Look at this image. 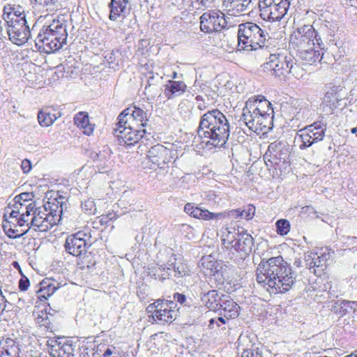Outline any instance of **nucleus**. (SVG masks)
<instances>
[{
	"mask_svg": "<svg viewBox=\"0 0 357 357\" xmlns=\"http://www.w3.org/2000/svg\"><path fill=\"white\" fill-rule=\"evenodd\" d=\"M91 237L89 234L82 231L69 236L64 245L66 251L75 257L82 256L91 245V242H89Z\"/></svg>",
	"mask_w": 357,
	"mask_h": 357,
	"instance_id": "nucleus-11",
	"label": "nucleus"
},
{
	"mask_svg": "<svg viewBox=\"0 0 357 357\" xmlns=\"http://www.w3.org/2000/svg\"><path fill=\"white\" fill-rule=\"evenodd\" d=\"M296 274L281 256L263 259L257 268L258 283L268 285L273 293H285L295 283Z\"/></svg>",
	"mask_w": 357,
	"mask_h": 357,
	"instance_id": "nucleus-1",
	"label": "nucleus"
},
{
	"mask_svg": "<svg viewBox=\"0 0 357 357\" xmlns=\"http://www.w3.org/2000/svg\"><path fill=\"white\" fill-rule=\"evenodd\" d=\"M227 25L225 15L220 10H209L200 17V29L205 33L220 31Z\"/></svg>",
	"mask_w": 357,
	"mask_h": 357,
	"instance_id": "nucleus-10",
	"label": "nucleus"
},
{
	"mask_svg": "<svg viewBox=\"0 0 357 357\" xmlns=\"http://www.w3.org/2000/svg\"><path fill=\"white\" fill-rule=\"evenodd\" d=\"M149 275H152V277L154 278L155 280L158 279L159 280L163 282L166 279H172V277H170V275H167V273L166 271L161 272L159 270V267L158 268H149Z\"/></svg>",
	"mask_w": 357,
	"mask_h": 357,
	"instance_id": "nucleus-43",
	"label": "nucleus"
},
{
	"mask_svg": "<svg viewBox=\"0 0 357 357\" xmlns=\"http://www.w3.org/2000/svg\"><path fill=\"white\" fill-rule=\"evenodd\" d=\"M82 211L88 215H94L96 213V206L94 200L92 199H87L82 203Z\"/></svg>",
	"mask_w": 357,
	"mask_h": 357,
	"instance_id": "nucleus-40",
	"label": "nucleus"
},
{
	"mask_svg": "<svg viewBox=\"0 0 357 357\" xmlns=\"http://www.w3.org/2000/svg\"><path fill=\"white\" fill-rule=\"evenodd\" d=\"M337 27L335 24L326 22L325 24H322L320 27V33L327 32V39L329 43H332L335 45L337 46V43L335 42V33L337 30Z\"/></svg>",
	"mask_w": 357,
	"mask_h": 357,
	"instance_id": "nucleus-36",
	"label": "nucleus"
},
{
	"mask_svg": "<svg viewBox=\"0 0 357 357\" xmlns=\"http://www.w3.org/2000/svg\"><path fill=\"white\" fill-rule=\"evenodd\" d=\"M40 287L38 291L39 294L38 297L41 299L44 298L47 299V297L52 296L56 289L59 288V284L56 283L54 280L46 278L40 283Z\"/></svg>",
	"mask_w": 357,
	"mask_h": 357,
	"instance_id": "nucleus-31",
	"label": "nucleus"
},
{
	"mask_svg": "<svg viewBox=\"0 0 357 357\" xmlns=\"http://www.w3.org/2000/svg\"><path fill=\"white\" fill-rule=\"evenodd\" d=\"M241 357H265L264 349L257 347L253 349H245L242 353Z\"/></svg>",
	"mask_w": 357,
	"mask_h": 357,
	"instance_id": "nucleus-44",
	"label": "nucleus"
},
{
	"mask_svg": "<svg viewBox=\"0 0 357 357\" xmlns=\"http://www.w3.org/2000/svg\"><path fill=\"white\" fill-rule=\"evenodd\" d=\"M330 253L323 252L319 255L317 252H308L305 255L306 266L314 269L315 275H320L321 272L327 267L328 261L331 260Z\"/></svg>",
	"mask_w": 357,
	"mask_h": 357,
	"instance_id": "nucleus-16",
	"label": "nucleus"
},
{
	"mask_svg": "<svg viewBox=\"0 0 357 357\" xmlns=\"http://www.w3.org/2000/svg\"><path fill=\"white\" fill-rule=\"evenodd\" d=\"M3 18L5 22L26 20L24 8L19 5L8 4L4 6Z\"/></svg>",
	"mask_w": 357,
	"mask_h": 357,
	"instance_id": "nucleus-30",
	"label": "nucleus"
},
{
	"mask_svg": "<svg viewBox=\"0 0 357 357\" xmlns=\"http://www.w3.org/2000/svg\"><path fill=\"white\" fill-rule=\"evenodd\" d=\"M34 197L33 192H23L17 195L14 198V201L19 202L20 203H24L25 202L31 201Z\"/></svg>",
	"mask_w": 357,
	"mask_h": 357,
	"instance_id": "nucleus-49",
	"label": "nucleus"
},
{
	"mask_svg": "<svg viewBox=\"0 0 357 357\" xmlns=\"http://www.w3.org/2000/svg\"><path fill=\"white\" fill-rule=\"evenodd\" d=\"M164 87V94L167 99L180 96L187 89V85L183 81L168 80Z\"/></svg>",
	"mask_w": 357,
	"mask_h": 357,
	"instance_id": "nucleus-28",
	"label": "nucleus"
},
{
	"mask_svg": "<svg viewBox=\"0 0 357 357\" xmlns=\"http://www.w3.org/2000/svg\"><path fill=\"white\" fill-rule=\"evenodd\" d=\"M162 300L158 299L155 301L154 303L150 304L148 305L146 310L148 313H151L153 319L154 320L155 314L156 313L157 310L159 309V306Z\"/></svg>",
	"mask_w": 357,
	"mask_h": 357,
	"instance_id": "nucleus-52",
	"label": "nucleus"
},
{
	"mask_svg": "<svg viewBox=\"0 0 357 357\" xmlns=\"http://www.w3.org/2000/svg\"><path fill=\"white\" fill-rule=\"evenodd\" d=\"M7 214H9V218H15V220H17L18 215L20 214V211L13 210L9 205L6 208V213L3 216L4 218L6 217Z\"/></svg>",
	"mask_w": 357,
	"mask_h": 357,
	"instance_id": "nucleus-57",
	"label": "nucleus"
},
{
	"mask_svg": "<svg viewBox=\"0 0 357 357\" xmlns=\"http://www.w3.org/2000/svg\"><path fill=\"white\" fill-rule=\"evenodd\" d=\"M45 29L51 33L54 38H57L62 44H65L67 40L68 33L66 24L63 17L54 20Z\"/></svg>",
	"mask_w": 357,
	"mask_h": 357,
	"instance_id": "nucleus-25",
	"label": "nucleus"
},
{
	"mask_svg": "<svg viewBox=\"0 0 357 357\" xmlns=\"http://www.w3.org/2000/svg\"><path fill=\"white\" fill-rule=\"evenodd\" d=\"M36 2L43 7L45 8L47 10L52 11L54 10V6L58 2V0H35Z\"/></svg>",
	"mask_w": 357,
	"mask_h": 357,
	"instance_id": "nucleus-48",
	"label": "nucleus"
},
{
	"mask_svg": "<svg viewBox=\"0 0 357 357\" xmlns=\"http://www.w3.org/2000/svg\"><path fill=\"white\" fill-rule=\"evenodd\" d=\"M9 39L14 44L21 45L26 43L31 36V30L27 20L6 22Z\"/></svg>",
	"mask_w": 357,
	"mask_h": 357,
	"instance_id": "nucleus-12",
	"label": "nucleus"
},
{
	"mask_svg": "<svg viewBox=\"0 0 357 357\" xmlns=\"http://www.w3.org/2000/svg\"><path fill=\"white\" fill-rule=\"evenodd\" d=\"M271 103L264 96H252L246 102L239 119L251 131L267 132L273 126L274 111Z\"/></svg>",
	"mask_w": 357,
	"mask_h": 357,
	"instance_id": "nucleus-2",
	"label": "nucleus"
},
{
	"mask_svg": "<svg viewBox=\"0 0 357 357\" xmlns=\"http://www.w3.org/2000/svg\"><path fill=\"white\" fill-rule=\"evenodd\" d=\"M118 125L120 128L126 125H131L135 128L143 129L147 125V114L141 108L132 105L124 109L118 117Z\"/></svg>",
	"mask_w": 357,
	"mask_h": 357,
	"instance_id": "nucleus-9",
	"label": "nucleus"
},
{
	"mask_svg": "<svg viewBox=\"0 0 357 357\" xmlns=\"http://www.w3.org/2000/svg\"><path fill=\"white\" fill-rule=\"evenodd\" d=\"M220 304L219 315L224 316L227 319H235L239 315V305L228 295H225Z\"/></svg>",
	"mask_w": 357,
	"mask_h": 357,
	"instance_id": "nucleus-24",
	"label": "nucleus"
},
{
	"mask_svg": "<svg viewBox=\"0 0 357 357\" xmlns=\"http://www.w3.org/2000/svg\"><path fill=\"white\" fill-rule=\"evenodd\" d=\"M48 345V352L52 357H75L73 345L65 338L52 340Z\"/></svg>",
	"mask_w": 357,
	"mask_h": 357,
	"instance_id": "nucleus-17",
	"label": "nucleus"
},
{
	"mask_svg": "<svg viewBox=\"0 0 357 357\" xmlns=\"http://www.w3.org/2000/svg\"><path fill=\"white\" fill-rule=\"evenodd\" d=\"M45 215V213L39 209H36L33 212V216L31 218V226L36 227L40 231H47V227L44 225Z\"/></svg>",
	"mask_w": 357,
	"mask_h": 357,
	"instance_id": "nucleus-34",
	"label": "nucleus"
},
{
	"mask_svg": "<svg viewBox=\"0 0 357 357\" xmlns=\"http://www.w3.org/2000/svg\"><path fill=\"white\" fill-rule=\"evenodd\" d=\"M146 133L144 128H137L131 125H126L122 128L116 123V128L114 129V135L117 137L120 144L132 146L142 139Z\"/></svg>",
	"mask_w": 357,
	"mask_h": 357,
	"instance_id": "nucleus-13",
	"label": "nucleus"
},
{
	"mask_svg": "<svg viewBox=\"0 0 357 357\" xmlns=\"http://www.w3.org/2000/svg\"><path fill=\"white\" fill-rule=\"evenodd\" d=\"M56 119L57 117L55 114H52L47 109L40 110L38 114V123L43 127H48L51 126Z\"/></svg>",
	"mask_w": 357,
	"mask_h": 357,
	"instance_id": "nucleus-35",
	"label": "nucleus"
},
{
	"mask_svg": "<svg viewBox=\"0 0 357 357\" xmlns=\"http://www.w3.org/2000/svg\"><path fill=\"white\" fill-rule=\"evenodd\" d=\"M252 0H224L223 6L231 15L237 16L246 11Z\"/></svg>",
	"mask_w": 357,
	"mask_h": 357,
	"instance_id": "nucleus-29",
	"label": "nucleus"
},
{
	"mask_svg": "<svg viewBox=\"0 0 357 357\" xmlns=\"http://www.w3.org/2000/svg\"><path fill=\"white\" fill-rule=\"evenodd\" d=\"M260 17L267 21L279 22L287 14L289 0H259Z\"/></svg>",
	"mask_w": 357,
	"mask_h": 357,
	"instance_id": "nucleus-8",
	"label": "nucleus"
},
{
	"mask_svg": "<svg viewBox=\"0 0 357 357\" xmlns=\"http://www.w3.org/2000/svg\"><path fill=\"white\" fill-rule=\"evenodd\" d=\"M0 354L5 357H17L19 356L17 350H13V349H11L10 348V351L0 348Z\"/></svg>",
	"mask_w": 357,
	"mask_h": 357,
	"instance_id": "nucleus-55",
	"label": "nucleus"
},
{
	"mask_svg": "<svg viewBox=\"0 0 357 357\" xmlns=\"http://www.w3.org/2000/svg\"><path fill=\"white\" fill-rule=\"evenodd\" d=\"M184 211L191 217L202 220L217 219L221 215V213L210 212L195 203H187L184 206Z\"/></svg>",
	"mask_w": 357,
	"mask_h": 357,
	"instance_id": "nucleus-23",
	"label": "nucleus"
},
{
	"mask_svg": "<svg viewBox=\"0 0 357 357\" xmlns=\"http://www.w3.org/2000/svg\"><path fill=\"white\" fill-rule=\"evenodd\" d=\"M109 7L110 8L109 18L112 21H116L119 17H124L129 13L130 3L129 0H111Z\"/></svg>",
	"mask_w": 357,
	"mask_h": 357,
	"instance_id": "nucleus-26",
	"label": "nucleus"
},
{
	"mask_svg": "<svg viewBox=\"0 0 357 357\" xmlns=\"http://www.w3.org/2000/svg\"><path fill=\"white\" fill-rule=\"evenodd\" d=\"M25 215H22V214L17 218V220H15L16 222V224L22 227L26 225L28 226V230L31 228L30 222H29V219H25Z\"/></svg>",
	"mask_w": 357,
	"mask_h": 357,
	"instance_id": "nucleus-56",
	"label": "nucleus"
},
{
	"mask_svg": "<svg viewBox=\"0 0 357 357\" xmlns=\"http://www.w3.org/2000/svg\"><path fill=\"white\" fill-rule=\"evenodd\" d=\"M6 226L3 227V229L6 233V234L8 235V236L9 238H20L22 237L23 235H24L25 234H26L28 232V229L25 230V231H22L20 234H18L17 233V230L15 229H12V228H9L8 230H6Z\"/></svg>",
	"mask_w": 357,
	"mask_h": 357,
	"instance_id": "nucleus-50",
	"label": "nucleus"
},
{
	"mask_svg": "<svg viewBox=\"0 0 357 357\" xmlns=\"http://www.w3.org/2000/svg\"><path fill=\"white\" fill-rule=\"evenodd\" d=\"M243 213H244V215H243V219H245V220H251L254 215H255V207L252 205V204H249L246 206L245 208H244L243 210Z\"/></svg>",
	"mask_w": 357,
	"mask_h": 357,
	"instance_id": "nucleus-51",
	"label": "nucleus"
},
{
	"mask_svg": "<svg viewBox=\"0 0 357 357\" xmlns=\"http://www.w3.org/2000/svg\"><path fill=\"white\" fill-rule=\"evenodd\" d=\"M21 167L24 173L26 174L31 169V161L28 159H24L22 161Z\"/></svg>",
	"mask_w": 357,
	"mask_h": 357,
	"instance_id": "nucleus-59",
	"label": "nucleus"
},
{
	"mask_svg": "<svg viewBox=\"0 0 357 357\" xmlns=\"http://www.w3.org/2000/svg\"><path fill=\"white\" fill-rule=\"evenodd\" d=\"M261 70L280 80H285L291 74L296 78L302 76V69L296 65L291 55L283 53L271 54L268 61L261 66Z\"/></svg>",
	"mask_w": 357,
	"mask_h": 357,
	"instance_id": "nucleus-4",
	"label": "nucleus"
},
{
	"mask_svg": "<svg viewBox=\"0 0 357 357\" xmlns=\"http://www.w3.org/2000/svg\"><path fill=\"white\" fill-rule=\"evenodd\" d=\"M75 124L84 130V133L90 135L93 133L94 128L89 123V115L86 112H80L74 118Z\"/></svg>",
	"mask_w": 357,
	"mask_h": 357,
	"instance_id": "nucleus-32",
	"label": "nucleus"
},
{
	"mask_svg": "<svg viewBox=\"0 0 357 357\" xmlns=\"http://www.w3.org/2000/svg\"><path fill=\"white\" fill-rule=\"evenodd\" d=\"M196 1L199 3V6L204 8H209L211 6V4L214 1V0H196Z\"/></svg>",
	"mask_w": 357,
	"mask_h": 357,
	"instance_id": "nucleus-62",
	"label": "nucleus"
},
{
	"mask_svg": "<svg viewBox=\"0 0 357 357\" xmlns=\"http://www.w3.org/2000/svg\"><path fill=\"white\" fill-rule=\"evenodd\" d=\"M169 150L161 144L151 146L147 154L150 161L160 168L169 162Z\"/></svg>",
	"mask_w": 357,
	"mask_h": 357,
	"instance_id": "nucleus-20",
	"label": "nucleus"
},
{
	"mask_svg": "<svg viewBox=\"0 0 357 357\" xmlns=\"http://www.w3.org/2000/svg\"><path fill=\"white\" fill-rule=\"evenodd\" d=\"M174 301H176L177 303H180L181 305H185V303L186 301V297L184 294H180V293H175L173 296Z\"/></svg>",
	"mask_w": 357,
	"mask_h": 357,
	"instance_id": "nucleus-60",
	"label": "nucleus"
},
{
	"mask_svg": "<svg viewBox=\"0 0 357 357\" xmlns=\"http://www.w3.org/2000/svg\"><path fill=\"white\" fill-rule=\"evenodd\" d=\"M266 33L257 24L248 22L238 25V50L252 51L259 48L268 47L269 39Z\"/></svg>",
	"mask_w": 357,
	"mask_h": 357,
	"instance_id": "nucleus-5",
	"label": "nucleus"
},
{
	"mask_svg": "<svg viewBox=\"0 0 357 357\" xmlns=\"http://www.w3.org/2000/svg\"><path fill=\"white\" fill-rule=\"evenodd\" d=\"M229 123L225 115L217 109L208 111L200 119L197 135L206 139V144L215 147H223L230 134Z\"/></svg>",
	"mask_w": 357,
	"mask_h": 357,
	"instance_id": "nucleus-3",
	"label": "nucleus"
},
{
	"mask_svg": "<svg viewBox=\"0 0 357 357\" xmlns=\"http://www.w3.org/2000/svg\"><path fill=\"white\" fill-rule=\"evenodd\" d=\"M213 280L216 282L217 287L222 286L225 282L228 283L229 277L227 276V271L225 268L220 267L219 269L215 268L213 273Z\"/></svg>",
	"mask_w": 357,
	"mask_h": 357,
	"instance_id": "nucleus-37",
	"label": "nucleus"
},
{
	"mask_svg": "<svg viewBox=\"0 0 357 357\" xmlns=\"http://www.w3.org/2000/svg\"><path fill=\"white\" fill-rule=\"evenodd\" d=\"M354 302H351L346 300H337L335 301V304L340 307L339 314L342 316L346 314L349 310L353 309L352 304Z\"/></svg>",
	"mask_w": 357,
	"mask_h": 357,
	"instance_id": "nucleus-42",
	"label": "nucleus"
},
{
	"mask_svg": "<svg viewBox=\"0 0 357 357\" xmlns=\"http://www.w3.org/2000/svg\"><path fill=\"white\" fill-rule=\"evenodd\" d=\"M273 156V155L272 154V153L270 152L269 146H268L267 151L264 155V162H265V163L266 164L267 166L270 165L271 167H276L278 165H271V161L273 160V159H272Z\"/></svg>",
	"mask_w": 357,
	"mask_h": 357,
	"instance_id": "nucleus-58",
	"label": "nucleus"
},
{
	"mask_svg": "<svg viewBox=\"0 0 357 357\" xmlns=\"http://www.w3.org/2000/svg\"><path fill=\"white\" fill-rule=\"evenodd\" d=\"M59 220L60 218L59 217H56L52 214H46L44 225H46L47 227V229H49L56 225Z\"/></svg>",
	"mask_w": 357,
	"mask_h": 357,
	"instance_id": "nucleus-47",
	"label": "nucleus"
},
{
	"mask_svg": "<svg viewBox=\"0 0 357 357\" xmlns=\"http://www.w3.org/2000/svg\"><path fill=\"white\" fill-rule=\"evenodd\" d=\"M229 215L235 218L243 219V211L241 208L234 209L229 212Z\"/></svg>",
	"mask_w": 357,
	"mask_h": 357,
	"instance_id": "nucleus-61",
	"label": "nucleus"
},
{
	"mask_svg": "<svg viewBox=\"0 0 357 357\" xmlns=\"http://www.w3.org/2000/svg\"><path fill=\"white\" fill-rule=\"evenodd\" d=\"M13 305L8 302L6 297L0 298V317L5 312L8 313L13 310Z\"/></svg>",
	"mask_w": 357,
	"mask_h": 357,
	"instance_id": "nucleus-46",
	"label": "nucleus"
},
{
	"mask_svg": "<svg viewBox=\"0 0 357 357\" xmlns=\"http://www.w3.org/2000/svg\"><path fill=\"white\" fill-rule=\"evenodd\" d=\"M53 202H56L57 204L55 203L48 202V207L50 208V211L47 214L54 215L56 217H59L63 211V202H59L56 199H55Z\"/></svg>",
	"mask_w": 357,
	"mask_h": 357,
	"instance_id": "nucleus-41",
	"label": "nucleus"
},
{
	"mask_svg": "<svg viewBox=\"0 0 357 357\" xmlns=\"http://www.w3.org/2000/svg\"><path fill=\"white\" fill-rule=\"evenodd\" d=\"M317 34H320L319 32H317L314 28L312 26V25L310 24H303L300 26H298L293 33L291 34V37L297 36L298 38H301L303 36H305V35L307 36H315Z\"/></svg>",
	"mask_w": 357,
	"mask_h": 357,
	"instance_id": "nucleus-33",
	"label": "nucleus"
},
{
	"mask_svg": "<svg viewBox=\"0 0 357 357\" xmlns=\"http://www.w3.org/2000/svg\"><path fill=\"white\" fill-rule=\"evenodd\" d=\"M121 52L119 50H112L104 52V57L107 62L109 64L119 65L120 61Z\"/></svg>",
	"mask_w": 357,
	"mask_h": 357,
	"instance_id": "nucleus-38",
	"label": "nucleus"
},
{
	"mask_svg": "<svg viewBox=\"0 0 357 357\" xmlns=\"http://www.w3.org/2000/svg\"><path fill=\"white\" fill-rule=\"evenodd\" d=\"M316 45L312 47H304L296 50V56L301 60L309 64H313L317 61H321L323 59L324 53L321 54L319 50H316Z\"/></svg>",
	"mask_w": 357,
	"mask_h": 357,
	"instance_id": "nucleus-27",
	"label": "nucleus"
},
{
	"mask_svg": "<svg viewBox=\"0 0 357 357\" xmlns=\"http://www.w3.org/2000/svg\"><path fill=\"white\" fill-rule=\"evenodd\" d=\"M315 213L314 209L311 206H305L301 208V213L302 214H311Z\"/></svg>",
	"mask_w": 357,
	"mask_h": 357,
	"instance_id": "nucleus-63",
	"label": "nucleus"
},
{
	"mask_svg": "<svg viewBox=\"0 0 357 357\" xmlns=\"http://www.w3.org/2000/svg\"><path fill=\"white\" fill-rule=\"evenodd\" d=\"M326 128V123L317 121L300 129L295 137V141L299 143V149L304 150L322 141L325 137Z\"/></svg>",
	"mask_w": 357,
	"mask_h": 357,
	"instance_id": "nucleus-7",
	"label": "nucleus"
},
{
	"mask_svg": "<svg viewBox=\"0 0 357 357\" xmlns=\"http://www.w3.org/2000/svg\"><path fill=\"white\" fill-rule=\"evenodd\" d=\"M177 303L173 301L162 300L154 317V321L158 324L173 322L178 316Z\"/></svg>",
	"mask_w": 357,
	"mask_h": 357,
	"instance_id": "nucleus-15",
	"label": "nucleus"
},
{
	"mask_svg": "<svg viewBox=\"0 0 357 357\" xmlns=\"http://www.w3.org/2000/svg\"><path fill=\"white\" fill-rule=\"evenodd\" d=\"M221 241L226 249L242 260L250 255L254 245V238L250 234L247 232L241 233L235 229H226L222 232Z\"/></svg>",
	"mask_w": 357,
	"mask_h": 357,
	"instance_id": "nucleus-6",
	"label": "nucleus"
},
{
	"mask_svg": "<svg viewBox=\"0 0 357 357\" xmlns=\"http://www.w3.org/2000/svg\"><path fill=\"white\" fill-rule=\"evenodd\" d=\"M29 280L26 276L22 275L19 281V289L23 291H26L29 287Z\"/></svg>",
	"mask_w": 357,
	"mask_h": 357,
	"instance_id": "nucleus-54",
	"label": "nucleus"
},
{
	"mask_svg": "<svg viewBox=\"0 0 357 357\" xmlns=\"http://www.w3.org/2000/svg\"><path fill=\"white\" fill-rule=\"evenodd\" d=\"M225 294L219 292L217 290L212 289L204 291L202 288L200 293V298L202 304H204L210 310L218 312L220 310V304L222 301V298Z\"/></svg>",
	"mask_w": 357,
	"mask_h": 357,
	"instance_id": "nucleus-21",
	"label": "nucleus"
},
{
	"mask_svg": "<svg viewBox=\"0 0 357 357\" xmlns=\"http://www.w3.org/2000/svg\"><path fill=\"white\" fill-rule=\"evenodd\" d=\"M314 45H317L321 50H324L325 45L320 34H317L314 37L307 36L305 35L298 39L297 36L290 38V46L294 50L308 47L310 46L312 47Z\"/></svg>",
	"mask_w": 357,
	"mask_h": 357,
	"instance_id": "nucleus-19",
	"label": "nucleus"
},
{
	"mask_svg": "<svg viewBox=\"0 0 357 357\" xmlns=\"http://www.w3.org/2000/svg\"><path fill=\"white\" fill-rule=\"evenodd\" d=\"M25 211H22V215L29 217L31 215H33V212L36 209L34 202H31L24 206Z\"/></svg>",
	"mask_w": 357,
	"mask_h": 357,
	"instance_id": "nucleus-53",
	"label": "nucleus"
},
{
	"mask_svg": "<svg viewBox=\"0 0 357 357\" xmlns=\"http://www.w3.org/2000/svg\"><path fill=\"white\" fill-rule=\"evenodd\" d=\"M159 270L161 272L166 271L167 275L172 277V279L183 278L188 275L189 271L187 265L181 261H177L176 255L173 254L167 264H162L159 266Z\"/></svg>",
	"mask_w": 357,
	"mask_h": 357,
	"instance_id": "nucleus-18",
	"label": "nucleus"
},
{
	"mask_svg": "<svg viewBox=\"0 0 357 357\" xmlns=\"http://www.w3.org/2000/svg\"><path fill=\"white\" fill-rule=\"evenodd\" d=\"M269 151L272 154V165H279L280 162L284 163L289 156V149L285 143L282 142H274L269 144Z\"/></svg>",
	"mask_w": 357,
	"mask_h": 357,
	"instance_id": "nucleus-22",
	"label": "nucleus"
},
{
	"mask_svg": "<svg viewBox=\"0 0 357 357\" xmlns=\"http://www.w3.org/2000/svg\"><path fill=\"white\" fill-rule=\"evenodd\" d=\"M148 85L146 86L145 90H148L149 88H151V86L155 85V77L152 73H149V76L148 77Z\"/></svg>",
	"mask_w": 357,
	"mask_h": 357,
	"instance_id": "nucleus-64",
	"label": "nucleus"
},
{
	"mask_svg": "<svg viewBox=\"0 0 357 357\" xmlns=\"http://www.w3.org/2000/svg\"><path fill=\"white\" fill-rule=\"evenodd\" d=\"M52 33L43 27L35 40V46L38 51L50 54L62 47L63 45L57 38H54Z\"/></svg>",
	"mask_w": 357,
	"mask_h": 357,
	"instance_id": "nucleus-14",
	"label": "nucleus"
},
{
	"mask_svg": "<svg viewBox=\"0 0 357 357\" xmlns=\"http://www.w3.org/2000/svg\"><path fill=\"white\" fill-rule=\"evenodd\" d=\"M0 348L3 349H8L10 351V348L13 350H17L19 353L18 346L16 345L14 340L11 338H6V340H0Z\"/></svg>",
	"mask_w": 357,
	"mask_h": 357,
	"instance_id": "nucleus-45",
	"label": "nucleus"
},
{
	"mask_svg": "<svg viewBox=\"0 0 357 357\" xmlns=\"http://www.w3.org/2000/svg\"><path fill=\"white\" fill-rule=\"evenodd\" d=\"M290 222L286 219H280L275 222L276 231L280 236L287 235L290 231Z\"/></svg>",
	"mask_w": 357,
	"mask_h": 357,
	"instance_id": "nucleus-39",
	"label": "nucleus"
}]
</instances>
